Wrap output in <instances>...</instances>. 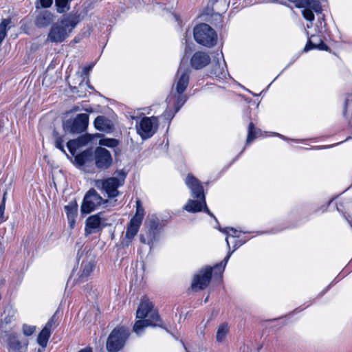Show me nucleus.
Here are the masks:
<instances>
[{
  "label": "nucleus",
  "mask_w": 352,
  "mask_h": 352,
  "mask_svg": "<svg viewBox=\"0 0 352 352\" xmlns=\"http://www.w3.org/2000/svg\"><path fill=\"white\" fill-rule=\"evenodd\" d=\"M190 72V69L183 63L182 60L175 76L170 94L166 98L168 105H173L175 113L180 109L187 100V96L184 92L189 84Z\"/></svg>",
  "instance_id": "nucleus-1"
},
{
  "label": "nucleus",
  "mask_w": 352,
  "mask_h": 352,
  "mask_svg": "<svg viewBox=\"0 0 352 352\" xmlns=\"http://www.w3.org/2000/svg\"><path fill=\"white\" fill-rule=\"evenodd\" d=\"M136 317L138 320L135 322L133 329L138 336L142 335L144 328L149 326L166 329L162 324L157 309L154 308L152 302L146 296L141 299L136 312Z\"/></svg>",
  "instance_id": "nucleus-2"
},
{
  "label": "nucleus",
  "mask_w": 352,
  "mask_h": 352,
  "mask_svg": "<svg viewBox=\"0 0 352 352\" xmlns=\"http://www.w3.org/2000/svg\"><path fill=\"white\" fill-rule=\"evenodd\" d=\"M185 184L190 190L192 197L197 200L189 199L184 206V209L193 213L204 210L211 217H214L206 206L204 187L201 182L192 175L188 174L185 179Z\"/></svg>",
  "instance_id": "nucleus-3"
},
{
  "label": "nucleus",
  "mask_w": 352,
  "mask_h": 352,
  "mask_svg": "<svg viewBox=\"0 0 352 352\" xmlns=\"http://www.w3.org/2000/svg\"><path fill=\"white\" fill-rule=\"evenodd\" d=\"M78 23V17L69 16L54 23L47 34V40L56 43L63 42Z\"/></svg>",
  "instance_id": "nucleus-4"
},
{
  "label": "nucleus",
  "mask_w": 352,
  "mask_h": 352,
  "mask_svg": "<svg viewBox=\"0 0 352 352\" xmlns=\"http://www.w3.org/2000/svg\"><path fill=\"white\" fill-rule=\"evenodd\" d=\"M116 176L105 179H97L95 181V186L100 190H103L109 198H114L118 196V188L124 184L127 173L124 170H118L115 173Z\"/></svg>",
  "instance_id": "nucleus-5"
},
{
  "label": "nucleus",
  "mask_w": 352,
  "mask_h": 352,
  "mask_svg": "<svg viewBox=\"0 0 352 352\" xmlns=\"http://www.w3.org/2000/svg\"><path fill=\"white\" fill-rule=\"evenodd\" d=\"M194 38L199 44L207 47H212L217 44V34L208 24L201 23L195 27Z\"/></svg>",
  "instance_id": "nucleus-6"
},
{
  "label": "nucleus",
  "mask_w": 352,
  "mask_h": 352,
  "mask_svg": "<svg viewBox=\"0 0 352 352\" xmlns=\"http://www.w3.org/2000/svg\"><path fill=\"white\" fill-rule=\"evenodd\" d=\"M129 336L128 329L117 327L109 335L106 348L108 352H118L124 346Z\"/></svg>",
  "instance_id": "nucleus-7"
},
{
  "label": "nucleus",
  "mask_w": 352,
  "mask_h": 352,
  "mask_svg": "<svg viewBox=\"0 0 352 352\" xmlns=\"http://www.w3.org/2000/svg\"><path fill=\"white\" fill-rule=\"evenodd\" d=\"M105 203L107 201L104 200L95 189L91 188L87 192L83 198L80 212L82 214H89Z\"/></svg>",
  "instance_id": "nucleus-8"
},
{
  "label": "nucleus",
  "mask_w": 352,
  "mask_h": 352,
  "mask_svg": "<svg viewBox=\"0 0 352 352\" xmlns=\"http://www.w3.org/2000/svg\"><path fill=\"white\" fill-rule=\"evenodd\" d=\"M89 124V116L87 113L78 114L74 118H70L63 122L65 132L81 133L85 132Z\"/></svg>",
  "instance_id": "nucleus-9"
},
{
  "label": "nucleus",
  "mask_w": 352,
  "mask_h": 352,
  "mask_svg": "<svg viewBox=\"0 0 352 352\" xmlns=\"http://www.w3.org/2000/svg\"><path fill=\"white\" fill-rule=\"evenodd\" d=\"M158 127L157 117H144L136 125L137 133L143 140L152 137Z\"/></svg>",
  "instance_id": "nucleus-10"
},
{
  "label": "nucleus",
  "mask_w": 352,
  "mask_h": 352,
  "mask_svg": "<svg viewBox=\"0 0 352 352\" xmlns=\"http://www.w3.org/2000/svg\"><path fill=\"white\" fill-rule=\"evenodd\" d=\"M96 167L100 170H105L111 167L113 158L111 153L106 148L97 147L93 155Z\"/></svg>",
  "instance_id": "nucleus-11"
},
{
  "label": "nucleus",
  "mask_w": 352,
  "mask_h": 352,
  "mask_svg": "<svg viewBox=\"0 0 352 352\" xmlns=\"http://www.w3.org/2000/svg\"><path fill=\"white\" fill-rule=\"evenodd\" d=\"M5 342L9 352H20L26 350L29 344L28 338L21 337L16 333H9L5 336Z\"/></svg>",
  "instance_id": "nucleus-12"
},
{
  "label": "nucleus",
  "mask_w": 352,
  "mask_h": 352,
  "mask_svg": "<svg viewBox=\"0 0 352 352\" xmlns=\"http://www.w3.org/2000/svg\"><path fill=\"white\" fill-rule=\"evenodd\" d=\"M105 226V218L104 212L91 215L85 221V235H89L98 232L102 230Z\"/></svg>",
  "instance_id": "nucleus-13"
},
{
  "label": "nucleus",
  "mask_w": 352,
  "mask_h": 352,
  "mask_svg": "<svg viewBox=\"0 0 352 352\" xmlns=\"http://www.w3.org/2000/svg\"><path fill=\"white\" fill-rule=\"evenodd\" d=\"M212 272V269L207 267L195 275L191 284L192 290L197 292L205 289L211 280Z\"/></svg>",
  "instance_id": "nucleus-14"
},
{
  "label": "nucleus",
  "mask_w": 352,
  "mask_h": 352,
  "mask_svg": "<svg viewBox=\"0 0 352 352\" xmlns=\"http://www.w3.org/2000/svg\"><path fill=\"white\" fill-rule=\"evenodd\" d=\"M210 62V56L204 52H195L191 59L190 64L195 69H200L207 66Z\"/></svg>",
  "instance_id": "nucleus-15"
},
{
  "label": "nucleus",
  "mask_w": 352,
  "mask_h": 352,
  "mask_svg": "<svg viewBox=\"0 0 352 352\" xmlns=\"http://www.w3.org/2000/svg\"><path fill=\"white\" fill-rule=\"evenodd\" d=\"M222 60H217V63H213L210 74L215 76L218 79L223 80L226 79L228 76V72L226 67V63L223 59V54L221 53Z\"/></svg>",
  "instance_id": "nucleus-16"
},
{
  "label": "nucleus",
  "mask_w": 352,
  "mask_h": 352,
  "mask_svg": "<svg viewBox=\"0 0 352 352\" xmlns=\"http://www.w3.org/2000/svg\"><path fill=\"white\" fill-rule=\"evenodd\" d=\"M312 49L328 51L329 47L323 43L320 36L313 34L308 38L307 43L304 48V52H308Z\"/></svg>",
  "instance_id": "nucleus-17"
},
{
  "label": "nucleus",
  "mask_w": 352,
  "mask_h": 352,
  "mask_svg": "<svg viewBox=\"0 0 352 352\" xmlns=\"http://www.w3.org/2000/svg\"><path fill=\"white\" fill-rule=\"evenodd\" d=\"M54 21V15L48 10L41 11L36 16L35 24L38 28H45L51 24Z\"/></svg>",
  "instance_id": "nucleus-18"
},
{
  "label": "nucleus",
  "mask_w": 352,
  "mask_h": 352,
  "mask_svg": "<svg viewBox=\"0 0 352 352\" xmlns=\"http://www.w3.org/2000/svg\"><path fill=\"white\" fill-rule=\"evenodd\" d=\"M94 126L96 129L109 133L113 129L111 121L104 116H99L94 120Z\"/></svg>",
  "instance_id": "nucleus-19"
},
{
  "label": "nucleus",
  "mask_w": 352,
  "mask_h": 352,
  "mask_svg": "<svg viewBox=\"0 0 352 352\" xmlns=\"http://www.w3.org/2000/svg\"><path fill=\"white\" fill-rule=\"evenodd\" d=\"M141 224L142 223L137 221L136 219L130 220L125 234V237L129 240V242L131 241L138 232Z\"/></svg>",
  "instance_id": "nucleus-20"
},
{
  "label": "nucleus",
  "mask_w": 352,
  "mask_h": 352,
  "mask_svg": "<svg viewBox=\"0 0 352 352\" xmlns=\"http://www.w3.org/2000/svg\"><path fill=\"white\" fill-rule=\"evenodd\" d=\"M93 159V154L91 149H87L82 153L74 155L75 163L79 166H83Z\"/></svg>",
  "instance_id": "nucleus-21"
},
{
  "label": "nucleus",
  "mask_w": 352,
  "mask_h": 352,
  "mask_svg": "<svg viewBox=\"0 0 352 352\" xmlns=\"http://www.w3.org/2000/svg\"><path fill=\"white\" fill-rule=\"evenodd\" d=\"M244 243H245V241H236L234 245V250H233V251H232V252L229 251L228 254H227V256L223 259V261L222 262H221L220 263H219V264H217V265H216L214 266V270H218L221 276L222 275V274H223V272L224 271L225 267H226L227 263L228 262V260H229L230 257L231 256L232 252L234 251H235L236 249H238Z\"/></svg>",
  "instance_id": "nucleus-22"
},
{
  "label": "nucleus",
  "mask_w": 352,
  "mask_h": 352,
  "mask_svg": "<svg viewBox=\"0 0 352 352\" xmlns=\"http://www.w3.org/2000/svg\"><path fill=\"white\" fill-rule=\"evenodd\" d=\"M95 264L93 260L83 261L82 263V272L79 276L80 281H83L86 279L93 272Z\"/></svg>",
  "instance_id": "nucleus-23"
},
{
  "label": "nucleus",
  "mask_w": 352,
  "mask_h": 352,
  "mask_svg": "<svg viewBox=\"0 0 352 352\" xmlns=\"http://www.w3.org/2000/svg\"><path fill=\"white\" fill-rule=\"evenodd\" d=\"M159 220L152 217L148 223V236H152L151 241H155L160 229Z\"/></svg>",
  "instance_id": "nucleus-24"
},
{
  "label": "nucleus",
  "mask_w": 352,
  "mask_h": 352,
  "mask_svg": "<svg viewBox=\"0 0 352 352\" xmlns=\"http://www.w3.org/2000/svg\"><path fill=\"white\" fill-rule=\"evenodd\" d=\"M230 327L228 323L223 322L219 324L218 327L217 334H216V340L217 342H223L225 341L226 338L229 332Z\"/></svg>",
  "instance_id": "nucleus-25"
},
{
  "label": "nucleus",
  "mask_w": 352,
  "mask_h": 352,
  "mask_svg": "<svg viewBox=\"0 0 352 352\" xmlns=\"http://www.w3.org/2000/svg\"><path fill=\"white\" fill-rule=\"evenodd\" d=\"M65 210L67 214L68 223L71 228H73L76 221V217L77 214V208L72 205H67L65 206Z\"/></svg>",
  "instance_id": "nucleus-26"
},
{
  "label": "nucleus",
  "mask_w": 352,
  "mask_h": 352,
  "mask_svg": "<svg viewBox=\"0 0 352 352\" xmlns=\"http://www.w3.org/2000/svg\"><path fill=\"white\" fill-rule=\"evenodd\" d=\"M219 230L221 232L226 234V243H227V246H228V249L230 248L228 239L230 237L239 238V234L241 232V231H239L233 228H230V227H227V228H222V229L219 228Z\"/></svg>",
  "instance_id": "nucleus-27"
},
{
  "label": "nucleus",
  "mask_w": 352,
  "mask_h": 352,
  "mask_svg": "<svg viewBox=\"0 0 352 352\" xmlns=\"http://www.w3.org/2000/svg\"><path fill=\"white\" fill-rule=\"evenodd\" d=\"M50 335L51 331L47 329H43L38 334L37 342L42 348L45 349L47 346Z\"/></svg>",
  "instance_id": "nucleus-28"
},
{
  "label": "nucleus",
  "mask_w": 352,
  "mask_h": 352,
  "mask_svg": "<svg viewBox=\"0 0 352 352\" xmlns=\"http://www.w3.org/2000/svg\"><path fill=\"white\" fill-rule=\"evenodd\" d=\"M258 132H260V131H256L254 124L252 122H250L248 126L246 145L250 144L256 138L257 133Z\"/></svg>",
  "instance_id": "nucleus-29"
},
{
  "label": "nucleus",
  "mask_w": 352,
  "mask_h": 352,
  "mask_svg": "<svg viewBox=\"0 0 352 352\" xmlns=\"http://www.w3.org/2000/svg\"><path fill=\"white\" fill-rule=\"evenodd\" d=\"M144 215V210L142 206L141 201L140 200H138L136 201V212L135 214L131 218V219H136L137 221L142 223Z\"/></svg>",
  "instance_id": "nucleus-30"
},
{
  "label": "nucleus",
  "mask_w": 352,
  "mask_h": 352,
  "mask_svg": "<svg viewBox=\"0 0 352 352\" xmlns=\"http://www.w3.org/2000/svg\"><path fill=\"white\" fill-rule=\"evenodd\" d=\"M4 313L7 314V316L3 318V321L6 324H9L14 320L16 311L12 307H7L4 311Z\"/></svg>",
  "instance_id": "nucleus-31"
},
{
  "label": "nucleus",
  "mask_w": 352,
  "mask_h": 352,
  "mask_svg": "<svg viewBox=\"0 0 352 352\" xmlns=\"http://www.w3.org/2000/svg\"><path fill=\"white\" fill-rule=\"evenodd\" d=\"M11 23L10 19H5L0 23V43L4 39L6 35L8 26Z\"/></svg>",
  "instance_id": "nucleus-32"
},
{
  "label": "nucleus",
  "mask_w": 352,
  "mask_h": 352,
  "mask_svg": "<svg viewBox=\"0 0 352 352\" xmlns=\"http://www.w3.org/2000/svg\"><path fill=\"white\" fill-rule=\"evenodd\" d=\"M80 139L78 140H69L67 144V146L68 148V150L69 151L70 153L72 155H75L76 150L78 148V147L80 146Z\"/></svg>",
  "instance_id": "nucleus-33"
},
{
  "label": "nucleus",
  "mask_w": 352,
  "mask_h": 352,
  "mask_svg": "<svg viewBox=\"0 0 352 352\" xmlns=\"http://www.w3.org/2000/svg\"><path fill=\"white\" fill-rule=\"evenodd\" d=\"M118 141L113 138H103L100 140L99 144L100 145L114 148L118 145Z\"/></svg>",
  "instance_id": "nucleus-34"
},
{
  "label": "nucleus",
  "mask_w": 352,
  "mask_h": 352,
  "mask_svg": "<svg viewBox=\"0 0 352 352\" xmlns=\"http://www.w3.org/2000/svg\"><path fill=\"white\" fill-rule=\"evenodd\" d=\"M36 331V326L23 324L22 326V332L25 336H32Z\"/></svg>",
  "instance_id": "nucleus-35"
},
{
  "label": "nucleus",
  "mask_w": 352,
  "mask_h": 352,
  "mask_svg": "<svg viewBox=\"0 0 352 352\" xmlns=\"http://www.w3.org/2000/svg\"><path fill=\"white\" fill-rule=\"evenodd\" d=\"M95 63H91L88 66H86L83 67L82 72L80 73H77L76 76H88L89 74V72L92 70L93 67H94Z\"/></svg>",
  "instance_id": "nucleus-36"
},
{
  "label": "nucleus",
  "mask_w": 352,
  "mask_h": 352,
  "mask_svg": "<svg viewBox=\"0 0 352 352\" xmlns=\"http://www.w3.org/2000/svg\"><path fill=\"white\" fill-rule=\"evenodd\" d=\"M63 142H64V140H63L62 137L57 136L56 138V139H55V146H56V147L65 153V151L64 149Z\"/></svg>",
  "instance_id": "nucleus-37"
},
{
  "label": "nucleus",
  "mask_w": 352,
  "mask_h": 352,
  "mask_svg": "<svg viewBox=\"0 0 352 352\" xmlns=\"http://www.w3.org/2000/svg\"><path fill=\"white\" fill-rule=\"evenodd\" d=\"M187 35H188V32H186L185 33V36H184V38H183L182 40V43H184V41H185V45H186V47H185V54H187L188 52L191 51V45H192V43H189L188 39H187Z\"/></svg>",
  "instance_id": "nucleus-38"
},
{
  "label": "nucleus",
  "mask_w": 352,
  "mask_h": 352,
  "mask_svg": "<svg viewBox=\"0 0 352 352\" xmlns=\"http://www.w3.org/2000/svg\"><path fill=\"white\" fill-rule=\"evenodd\" d=\"M5 204H0V223L6 221V218L4 217V212H5Z\"/></svg>",
  "instance_id": "nucleus-39"
},
{
  "label": "nucleus",
  "mask_w": 352,
  "mask_h": 352,
  "mask_svg": "<svg viewBox=\"0 0 352 352\" xmlns=\"http://www.w3.org/2000/svg\"><path fill=\"white\" fill-rule=\"evenodd\" d=\"M53 0H40L42 7L49 8L52 4Z\"/></svg>",
  "instance_id": "nucleus-40"
},
{
  "label": "nucleus",
  "mask_w": 352,
  "mask_h": 352,
  "mask_svg": "<svg viewBox=\"0 0 352 352\" xmlns=\"http://www.w3.org/2000/svg\"><path fill=\"white\" fill-rule=\"evenodd\" d=\"M149 237V239L148 240H146V239L143 236V235H141L140 236V241L142 243H147L148 245H151L153 243V242L154 241H151V239H152V236H148Z\"/></svg>",
  "instance_id": "nucleus-41"
},
{
  "label": "nucleus",
  "mask_w": 352,
  "mask_h": 352,
  "mask_svg": "<svg viewBox=\"0 0 352 352\" xmlns=\"http://www.w3.org/2000/svg\"><path fill=\"white\" fill-rule=\"evenodd\" d=\"M53 320L51 319L50 320H49L47 324H45V327L43 329H47V330H50L51 329L52 325H53Z\"/></svg>",
  "instance_id": "nucleus-42"
},
{
  "label": "nucleus",
  "mask_w": 352,
  "mask_h": 352,
  "mask_svg": "<svg viewBox=\"0 0 352 352\" xmlns=\"http://www.w3.org/2000/svg\"><path fill=\"white\" fill-rule=\"evenodd\" d=\"M273 134H274V135H276V136H277V137H278V138H281V139L284 140H287V138L285 136H284V135H281V134H280V133H273Z\"/></svg>",
  "instance_id": "nucleus-43"
},
{
  "label": "nucleus",
  "mask_w": 352,
  "mask_h": 352,
  "mask_svg": "<svg viewBox=\"0 0 352 352\" xmlns=\"http://www.w3.org/2000/svg\"><path fill=\"white\" fill-rule=\"evenodd\" d=\"M349 101V100L348 98H346L344 102V113H343L344 116H346V107L348 106Z\"/></svg>",
  "instance_id": "nucleus-44"
},
{
  "label": "nucleus",
  "mask_w": 352,
  "mask_h": 352,
  "mask_svg": "<svg viewBox=\"0 0 352 352\" xmlns=\"http://www.w3.org/2000/svg\"><path fill=\"white\" fill-rule=\"evenodd\" d=\"M78 352H92V349L89 347H87V348L81 349Z\"/></svg>",
  "instance_id": "nucleus-45"
},
{
  "label": "nucleus",
  "mask_w": 352,
  "mask_h": 352,
  "mask_svg": "<svg viewBox=\"0 0 352 352\" xmlns=\"http://www.w3.org/2000/svg\"><path fill=\"white\" fill-rule=\"evenodd\" d=\"M6 193H4V195H3V197L1 203H4L5 204V202H6Z\"/></svg>",
  "instance_id": "nucleus-46"
},
{
  "label": "nucleus",
  "mask_w": 352,
  "mask_h": 352,
  "mask_svg": "<svg viewBox=\"0 0 352 352\" xmlns=\"http://www.w3.org/2000/svg\"><path fill=\"white\" fill-rule=\"evenodd\" d=\"M44 349H43V348L42 349H38V351H37V352H43V351H44Z\"/></svg>",
  "instance_id": "nucleus-47"
},
{
  "label": "nucleus",
  "mask_w": 352,
  "mask_h": 352,
  "mask_svg": "<svg viewBox=\"0 0 352 352\" xmlns=\"http://www.w3.org/2000/svg\"><path fill=\"white\" fill-rule=\"evenodd\" d=\"M293 141H294V142H300V140H293Z\"/></svg>",
  "instance_id": "nucleus-48"
}]
</instances>
